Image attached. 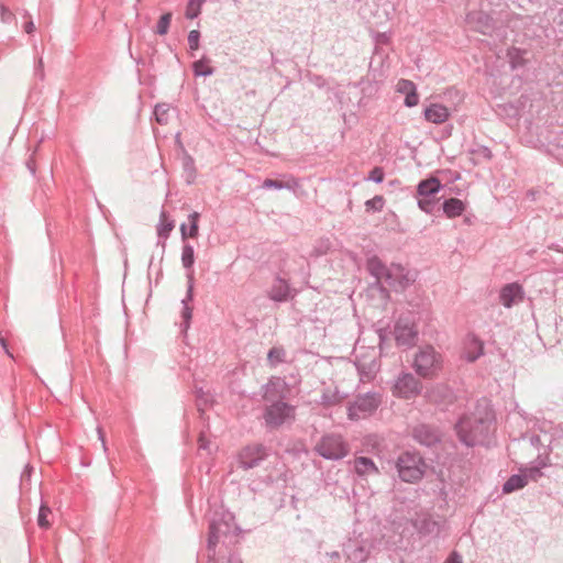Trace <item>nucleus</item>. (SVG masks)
Masks as SVG:
<instances>
[{"instance_id":"1","label":"nucleus","mask_w":563,"mask_h":563,"mask_svg":"<svg viewBox=\"0 0 563 563\" xmlns=\"http://www.w3.org/2000/svg\"><path fill=\"white\" fill-rule=\"evenodd\" d=\"M494 420L492 405L488 399L483 398L477 401L474 412L459 418L454 431L459 441L467 448L485 445Z\"/></svg>"},{"instance_id":"2","label":"nucleus","mask_w":563,"mask_h":563,"mask_svg":"<svg viewBox=\"0 0 563 563\" xmlns=\"http://www.w3.org/2000/svg\"><path fill=\"white\" fill-rule=\"evenodd\" d=\"M241 529L230 512H214L208 525L207 556L219 555V548L229 550L239 542Z\"/></svg>"},{"instance_id":"3","label":"nucleus","mask_w":563,"mask_h":563,"mask_svg":"<svg viewBox=\"0 0 563 563\" xmlns=\"http://www.w3.org/2000/svg\"><path fill=\"white\" fill-rule=\"evenodd\" d=\"M426 467V462L418 452H402L396 462L398 475L406 483L420 481L424 475Z\"/></svg>"},{"instance_id":"4","label":"nucleus","mask_w":563,"mask_h":563,"mask_svg":"<svg viewBox=\"0 0 563 563\" xmlns=\"http://www.w3.org/2000/svg\"><path fill=\"white\" fill-rule=\"evenodd\" d=\"M413 368L420 377L433 378L441 369V355L431 345L421 347L415 356Z\"/></svg>"},{"instance_id":"5","label":"nucleus","mask_w":563,"mask_h":563,"mask_svg":"<svg viewBox=\"0 0 563 563\" xmlns=\"http://www.w3.org/2000/svg\"><path fill=\"white\" fill-rule=\"evenodd\" d=\"M314 451L325 460L338 461L349 454L350 448L340 434H327L316 444Z\"/></svg>"},{"instance_id":"6","label":"nucleus","mask_w":563,"mask_h":563,"mask_svg":"<svg viewBox=\"0 0 563 563\" xmlns=\"http://www.w3.org/2000/svg\"><path fill=\"white\" fill-rule=\"evenodd\" d=\"M295 418V407L283 400H274L263 412L265 427L268 430L280 428L288 419Z\"/></svg>"},{"instance_id":"7","label":"nucleus","mask_w":563,"mask_h":563,"mask_svg":"<svg viewBox=\"0 0 563 563\" xmlns=\"http://www.w3.org/2000/svg\"><path fill=\"white\" fill-rule=\"evenodd\" d=\"M380 405V395L377 393L360 394L347 405V418L358 420L376 411Z\"/></svg>"},{"instance_id":"8","label":"nucleus","mask_w":563,"mask_h":563,"mask_svg":"<svg viewBox=\"0 0 563 563\" xmlns=\"http://www.w3.org/2000/svg\"><path fill=\"white\" fill-rule=\"evenodd\" d=\"M394 335L398 346L409 349L418 341V329L410 314H401L394 327Z\"/></svg>"},{"instance_id":"9","label":"nucleus","mask_w":563,"mask_h":563,"mask_svg":"<svg viewBox=\"0 0 563 563\" xmlns=\"http://www.w3.org/2000/svg\"><path fill=\"white\" fill-rule=\"evenodd\" d=\"M269 455V449L262 443L243 446L238 454L239 466L245 471L257 467Z\"/></svg>"},{"instance_id":"10","label":"nucleus","mask_w":563,"mask_h":563,"mask_svg":"<svg viewBox=\"0 0 563 563\" xmlns=\"http://www.w3.org/2000/svg\"><path fill=\"white\" fill-rule=\"evenodd\" d=\"M412 439L426 448H434L442 441L441 429L431 423L420 422L412 427L410 432Z\"/></svg>"},{"instance_id":"11","label":"nucleus","mask_w":563,"mask_h":563,"mask_svg":"<svg viewBox=\"0 0 563 563\" xmlns=\"http://www.w3.org/2000/svg\"><path fill=\"white\" fill-rule=\"evenodd\" d=\"M422 383L411 373H401L395 384L394 394L404 399H412L422 391Z\"/></svg>"},{"instance_id":"12","label":"nucleus","mask_w":563,"mask_h":563,"mask_svg":"<svg viewBox=\"0 0 563 563\" xmlns=\"http://www.w3.org/2000/svg\"><path fill=\"white\" fill-rule=\"evenodd\" d=\"M416 278L400 264H391L384 282L395 292H404L415 283Z\"/></svg>"},{"instance_id":"13","label":"nucleus","mask_w":563,"mask_h":563,"mask_svg":"<svg viewBox=\"0 0 563 563\" xmlns=\"http://www.w3.org/2000/svg\"><path fill=\"white\" fill-rule=\"evenodd\" d=\"M465 24L470 30L484 35L490 34L496 27L494 18L483 10L467 12L465 15Z\"/></svg>"},{"instance_id":"14","label":"nucleus","mask_w":563,"mask_h":563,"mask_svg":"<svg viewBox=\"0 0 563 563\" xmlns=\"http://www.w3.org/2000/svg\"><path fill=\"white\" fill-rule=\"evenodd\" d=\"M426 399L441 410L448 409L456 400L454 391L445 384H437L426 390Z\"/></svg>"},{"instance_id":"15","label":"nucleus","mask_w":563,"mask_h":563,"mask_svg":"<svg viewBox=\"0 0 563 563\" xmlns=\"http://www.w3.org/2000/svg\"><path fill=\"white\" fill-rule=\"evenodd\" d=\"M366 269L376 279L375 285L380 295L388 297L389 291L387 287L383 285V280L389 273L390 267L386 266V264L377 255H373L366 261Z\"/></svg>"},{"instance_id":"16","label":"nucleus","mask_w":563,"mask_h":563,"mask_svg":"<svg viewBox=\"0 0 563 563\" xmlns=\"http://www.w3.org/2000/svg\"><path fill=\"white\" fill-rule=\"evenodd\" d=\"M194 287H195V277L194 271L187 273V291L185 298L181 300L183 309H181V329L183 331H187L190 327V322L192 319V310L194 307L191 302L194 301Z\"/></svg>"},{"instance_id":"17","label":"nucleus","mask_w":563,"mask_h":563,"mask_svg":"<svg viewBox=\"0 0 563 563\" xmlns=\"http://www.w3.org/2000/svg\"><path fill=\"white\" fill-rule=\"evenodd\" d=\"M411 525L421 537H428L440 533L442 521L433 519L430 514H423L412 519Z\"/></svg>"},{"instance_id":"18","label":"nucleus","mask_w":563,"mask_h":563,"mask_svg":"<svg viewBox=\"0 0 563 563\" xmlns=\"http://www.w3.org/2000/svg\"><path fill=\"white\" fill-rule=\"evenodd\" d=\"M525 291L519 283L506 284L499 291V300L505 308H511L514 305L523 300Z\"/></svg>"},{"instance_id":"19","label":"nucleus","mask_w":563,"mask_h":563,"mask_svg":"<svg viewBox=\"0 0 563 563\" xmlns=\"http://www.w3.org/2000/svg\"><path fill=\"white\" fill-rule=\"evenodd\" d=\"M343 552L350 563H363L369 555V549L363 541L358 540H349L343 545Z\"/></svg>"},{"instance_id":"20","label":"nucleus","mask_w":563,"mask_h":563,"mask_svg":"<svg viewBox=\"0 0 563 563\" xmlns=\"http://www.w3.org/2000/svg\"><path fill=\"white\" fill-rule=\"evenodd\" d=\"M267 296L275 302H286L292 298L294 295L289 283L280 276H276L267 292Z\"/></svg>"},{"instance_id":"21","label":"nucleus","mask_w":563,"mask_h":563,"mask_svg":"<svg viewBox=\"0 0 563 563\" xmlns=\"http://www.w3.org/2000/svg\"><path fill=\"white\" fill-rule=\"evenodd\" d=\"M355 366L360 375L361 382H371L379 371V362L376 357L368 358L366 356L356 357Z\"/></svg>"},{"instance_id":"22","label":"nucleus","mask_w":563,"mask_h":563,"mask_svg":"<svg viewBox=\"0 0 563 563\" xmlns=\"http://www.w3.org/2000/svg\"><path fill=\"white\" fill-rule=\"evenodd\" d=\"M484 354L483 341L471 333L467 335L465 341L464 356L468 363H474Z\"/></svg>"},{"instance_id":"23","label":"nucleus","mask_w":563,"mask_h":563,"mask_svg":"<svg viewBox=\"0 0 563 563\" xmlns=\"http://www.w3.org/2000/svg\"><path fill=\"white\" fill-rule=\"evenodd\" d=\"M443 187L444 186L437 176L430 175L428 178L418 183L416 196L435 198V195L443 189Z\"/></svg>"},{"instance_id":"24","label":"nucleus","mask_w":563,"mask_h":563,"mask_svg":"<svg viewBox=\"0 0 563 563\" xmlns=\"http://www.w3.org/2000/svg\"><path fill=\"white\" fill-rule=\"evenodd\" d=\"M424 119L434 124L445 122L450 115L449 109L440 103H431L424 111Z\"/></svg>"},{"instance_id":"25","label":"nucleus","mask_w":563,"mask_h":563,"mask_svg":"<svg viewBox=\"0 0 563 563\" xmlns=\"http://www.w3.org/2000/svg\"><path fill=\"white\" fill-rule=\"evenodd\" d=\"M397 90L406 95L404 104L408 108H412L418 104L419 96L417 93L416 85L408 79H400L397 84Z\"/></svg>"},{"instance_id":"26","label":"nucleus","mask_w":563,"mask_h":563,"mask_svg":"<svg viewBox=\"0 0 563 563\" xmlns=\"http://www.w3.org/2000/svg\"><path fill=\"white\" fill-rule=\"evenodd\" d=\"M199 220H200V213L197 211H194L188 216V224L181 223L180 224V235L181 240L186 242L189 238L196 239L199 235Z\"/></svg>"},{"instance_id":"27","label":"nucleus","mask_w":563,"mask_h":563,"mask_svg":"<svg viewBox=\"0 0 563 563\" xmlns=\"http://www.w3.org/2000/svg\"><path fill=\"white\" fill-rule=\"evenodd\" d=\"M286 386V383L283 378L280 377H272L264 386H263V389H264V395H263V398L265 400H272L274 401V399L276 397H283L280 395V389H283L284 387Z\"/></svg>"},{"instance_id":"28","label":"nucleus","mask_w":563,"mask_h":563,"mask_svg":"<svg viewBox=\"0 0 563 563\" xmlns=\"http://www.w3.org/2000/svg\"><path fill=\"white\" fill-rule=\"evenodd\" d=\"M465 203L457 198L445 199L442 203V209L448 218H455L465 211Z\"/></svg>"},{"instance_id":"29","label":"nucleus","mask_w":563,"mask_h":563,"mask_svg":"<svg viewBox=\"0 0 563 563\" xmlns=\"http://www.w3.org/2000/svg\"><path fill=\"white\" fill-rule=\"evenodd\" d=\"M208 560L209 563H242V559L234 547H230L229 550L219 548V555L208 558Z\"/></svg>"},{"instance_id":"30","label":"nucleus","mask_w":563,"mask_h":563,"mask_svg":"<svg viewBox=\"0 0 563 563\" xmlns=\"http://www.w3.org/2000/svg\"><path fill=\"white\" fill-rule=\"evenodd\" d=\"M527 482V475L522 473L520 470V473L511 475L504 484H503V493L504 494H510L516 490L522 489Z\"/></svg>"},{"instance_id":"31","label":"nucleus","mask_w":563,"mask_h":563,"mask_svg":"<svg viewBox=\"0 0 563 563\" xmlns=\"http://www.w3.org/2000/svg\"><path fill=\"white\" fill-rule=\"evenodd\" d=\"M354 467L356 474L360 476L378 473V468L376 467L374 461L367 456L356 457Z\"/></svg>"},{"instance_id":"32","label":"nucleus","mask_w":563,"mask_h":563,"mask_svg":"<svg viewBox=\"0 0 563 563\" xmlns=\"http://www.w3.org/2000/svg\"><path fill=\"white\" fill-rule=\"evenodd\" d=\"M211 59L207 56H202L200 59L195 60L191 64L192 73L196 77H208L213 75L214 68L210 66Z\"/></svg>"},{"instance_id":"33","label":"nucleus","mask_w":563,"mask_h":563,"mask_svg":"<svg viewBox=\"0 0 563 563\" xmlns=\"http://www.w3.org/2000/svg\"><path fill=\"white\" fill-rule=\"evenodd\" d=\"M527 52L525 49L518 48V47H510L507 51V57L509 59L510 67L512 69L522 67L526 65L525 54Z\"/></svg>"},{"instance_id":"34","label":"nucleus","mask_w":563,"mask_h":563,"mask_svg":"<svg viewBox=\"0 0 563 563\" xmlns=\"http://www.w3.org/2000/svg\"><path fill=\"white\" fill-rule=\"evenodd\" d=\"M181 264L187 273L194 271L195 264V250L194 246L187 242H184L183 251H181Z\"/></svg>"},{"instance_id":"35","label":"nucleus","mask_w":563,"mask_h":563,"mask_svg":"<svg viewBox=\"0 0 563 563\" xmlns=\"http://www.w3.org/2000/svg\"><path fill=\"white\" fill-rule=\"evenodd\" d=\"M183 169L186 175V183L188 185L192 184L196 179L197 170L195 167V161L188 153H185L183 156Z\"/></svg>"},{"instance_id":"36","label":"nucleus","mask_w":563,"mask_h":563,"mask_svg":"<svg viewBox=\"0 0 563 563\" xmlns=\"http://www.w3.org/2000/svg\"><path fill=\"white\" fill-rule=\"evenodd\" d=\"M298 186V183L292 178L290 180L284 181L279 179L266 178L263 181L262 187L265 189H294Z\"/></svg>"},{"instance_id":"37","label":"nucleus","mask_w":563,"mask_h":563,"mask_svg":"<svg viewBox=\"0 0 563 563\" xmlns=\"http://www.w3.org/2000/svg\"><path fill=\"white\" fill-rule=\"evenodd\" d=\"M169 110L168 103H157L153 111L155 121L161 125H166L169 121Z\"/></svg>"},{"instance_id":"38","label":"nucleus","mask_w":563,"mask_h":563,"mask_svg":"<svg viewBox=\"0 0 563 563\" xmlns=\"http://www.w3.org/2000/svg\"><path fill=\"white\" fill-rule=\"evenodd\" d=\"M285 356L286 351L283 346H273L267 353V362L274 367L277 364L284 363Z\"/></svg>"},{"instance_id":"39","label":"nucleus","mask_w":563,"mask_h":563,"mask_svg":"<svg viewBox=\"0 0 563 563\" xmlns=\"http://www.w3.org/2000/svg\"><path fill=\"white\" fill-rule=\"evenodd\" d=\"M344 399V396H342L339 390H325L321 396V404L324 407H331L339 405Z\"/></svg>"},{"instance_id":"40","label":"nucleus","mask_w":563,"mask_h":563,"mask_svg":"<svg viewBox=\"0 0 563 563\" xmlns=\"http://www.w3.org/2000/svg\"><path fill=\"white\" fill-rule=\"evenodd\" d=\"M165 217L166 212L162 211L161 221L159 224L157 225V235L158 238L166 240L169 236L170 232L173 231L175 224L174 221L165 220Z\"/></svg>"},{"instance_id":"41","label":"nucleus","mask_w":563,"mask_h":563,"mask_svg":"<svg viewBox=\"0 0 563 563\" xmlns=\"http://www.w3.org/2000/svg\"><path fill=\"white\" fill-rule=\"evenodd\" d=\"M52 514L49 506L45 503H42L38 509L37 515V525L42 529H48L51 527V521L48 520V516Z\"/></svg>"},{"instance_id":"42","label":"nucleus","mask_w":563,"mask_h":563,"mask_svg":"<svg viewBox=\"0 0 563 563\" xmlns=\"http://www.w3.org/2000/svg\"><path fill=\"white\" fill-rule=\"evenodd\" d=\"M172 18H173L172 12L163 13L157 21V24L155 27V33L158 35L167 34L169 26H170Z\"/></svg>"},{"instance_id":"43","label":"nucleus","mask_w":563,"mask_h":563,"mask_svg":"<svg viewBox=\"0 0 563 563\" xmlns=\"http://www.w3.org/2000/svg\"><path fill=\"white\" fill-rule=\"evenodd\" d=\"M206 0H188L186 9V18L189 20L196 19L201 13V5Z\"/></svg>"},{"instance_id":"44","label":"nucleus","mask_w":563,"mask_h":563,"mask_svg":"<svg viewBox=\"0 0 563 563\" xmlns=\"http://www.w3.org/2000/svg\"><path fill=\"white\" fill-rule=\"evenodd\" d=\"M196 405L199 411H203L205 407L211 401L209 393H206L202 387L195 388Z\"/></svg>"},{"instance_id":"45","label":"nucleus","mask_w":563,"mask_h":563,"mask_svg":"<svg viewBox=\"0 0 563 563\" xmlns=\"http://www.w3.org/2000/svg\"><path fill=\"white\" fill-rule=\"evenodd\" d=\"M418 198V207L424 211L426 213H432L434 210V207L438 202L437 198H429L423 196H417Z\"/></svg>"},{"instance_id":"46","label":"nucleus","mask_w":563,"mask_h":563,"mask_svg":"<svg viewBox=\"0 0 563 563\" xmlns=\"http://www.w3.org/2000/svg\"><path fill=\"white\" fill-rule=\"evenodd\" d=\"M385 205V199L383 196L377 195L372 199L366 200L365 208L366 211L379 212L383 210Z\"/></svg>"},{"instance_id":"47","label":"nucleus","mask_w":563,"mask_h":563,"mask_svg":"<svg viewBox=\"0 0 563 563\" xmlns=\"http://www.w3.org/2000/svg\"><path fill=\"white\" fill-rule=\"evenodd\" d=\"M521 471L525 475H527V482L529 479L537 481L539 477L543 475L540 466H538L537 464L523 467L521 468Z\"/></svg>"},{"instance_id":"48","label":"nucleus","mask_w":563,"mask_h":563,"mask_svg":"<svg viewBox=\"0 0 563 563\" xmlns=\"http://www.w3.org/2000/svg\"><path fill=\"white\" fill-rule=\"evenodd\" d=\"M384 178H385L384 168L380 166H375L371 169L366 179L374 181L376 184H380L384 181Z\"/></svg>"},{"instance_id":"49","label":"nucleus","mask_w":563,"mask_h":563,"mask_svg":"<svg viewBox=\"0 0 563 563\" xmlns=\"http://www.w3.org/2000/svg\"><path fill=\"white\" fill-rule=\"evenodd\" d=\"M471 154L477 156V158H484L489 161L493 157L492 151L484 145H478L476 148L471 150Z\"/></svg>"},{"instance_id":"50","label":"nucleus","mask_w":563,"mask_h":563,"mask_svg":"<svg viewBox=\"0 0 563 563\" xmlns=\"http://www.w3.org/2000/svg\"><path fill=\"white\" fill-rule=\"evenodd\" d=\"M0 19L2 23L9 24L15 21L14 13L0 2Z\"/></svg>"},{"instance_id":"51","label":"nucleus","mask_w":563,"mask_h":563,"mask_svg":"<svg viewBox=\"0 0 563 563\" xmlns=\"http://www.w3.org/2000/svg\"><path fill=\"white\" fill-rule=\"evenodd\" d=\"M200 32L198 30H191L188 34V45L191 51H196L199 48L200 43Z\"/></svg>"},{"instance_id":"52","label":"nucleus","mask_w":563,"mask_h":563,"mask_svg":"<svg viewBox=\"0 0 563 563\" xmlns=\"http://www.w3.org/2000/svg\"><path fill=\"white\" fill-rule=\"evenodd\" d=\"M210 441L207 439V437L203 433L199 434L198 438V448L199 450L208 451L210 453Z\"/></svg>"},{"instance_id":"53","label":"nucleus","mask_w":563,"mask_h":563,"mask_svg":"<svg viewBox=\"0 0 563 563\" xmlns=\"http://www.w3.org/2000/svg\"><path fill=\"white\" fill-rule=\"evenodd\" d=\"M534 464H537L538 466H540V468L542 470L543 467L548 466L549 464V453L548 451L545 450L543 454H539L534 461Z\"/></svg>"},{"instance_id":"54","label":"nucleus","mask_w":563,"mask_h":563,"mask_svg":"<svg viewBox=\"0 0 563 563\" xmlns=\"http://www.w3.org/2000/svg\"><path fill=\"white\" fill-rule=\"evenodd\" d=\"M443 563H463V561L457 551H452Z\"/></svg>"},{"instance_id":"55","label":"nucleus","mask_w":563,"mask_h":563,"mask_svg":"<svg viewBox=\"0 0 563 563\" xmlns=\"http://www.w3.org/2000/svg\"><path fill=\"white\" fill-rule=\"evenodd\" d=\"M34 74L40 79H44V63L42 57L38 58L37 64L35 65Z\"/></svg>"},{"instance_id":"56","label":"nucleus","mask_w":563,"mask_h":563,"mask_svg":"<svg viewBox=\"0 0 563 563\" xmlns=\"http://www.w3.org/2000/svg\"><path fill=\"white\" fill-rule=\"evenodd\" d=\"M283 471L279 473L277 481H282L284 484L288 482L289 470L285 464L282 466Z\"/></svg>"},{"instance_id":"57","label":"nucleus","mask_w":563,"mask_h":563,"mask_svg":"<svg viewBox=\"0 0 563 563\" xmlns=\"http://www.w3.org/2000/svg\"><path fill=\"white\" fill-rule=\"evenodd\" d=\"M27 169L31 172L32 175H35V172H36V163H35V159L33 157V155H31L29 157V159L26 161L25 163Z\"/></svg>"},{"instance_id":"58","label":"nucleus","mask_w":563,"mask_h":563,"mask_svg":"<svg viewBox=\"0 0 563 563\" xmlns=\"http://www.w3.org/2000/svg\"><path fill=\"white\" fill-rule=\"evenodd\" d=\"M529 440L530 444L534 448H539L540 445H542L541 438L538 434H532Z\"/></svg>"},{"instance_id":"59","label":"nucleus","mask_w":563,"mask_h":563,"mask_svg":"<svg viewBox=\"0 0 563 563\" xmlns=\"http://www.w3.org/2000/svg\"><path fill=\"white\" fill-rule=\"evenodd\" d=\"M24 30L27 34H31L35 31V25H34V22L32 20L27 21L25 24H24Z\"/></svg>"},{"instance_id":"60","label":"nucleus","mask_w":563,"mask_h":563,"mask_svg":"<svg viewBox=\"0 0 563 563\" xmlns=\"http://www.w3.org/2000/svg\"><path fill=\"white\" fill-rule=\"evenodd\" d=\"M407 302L413 309H419L420 308V302L415 300V299H407Z\"/></svg>"},{"instance_id":"61","label":"nucleus","mask_w":563,"mask_h":563,"mask_svg":"<svg viewBox=\"0 0 563 563\" xmlns=\"http://www.w3.org/2000/svg\"><path fill=\"white\" fill-rule=\"evenodd\" d=\"M555 432L559 438L563 439V422L555 427Z\"/></svg>"},{"instance_id":"62","label":"nucleus","mask_w":563,"mask_h":563,"mask_svg":"<svg viewBox=\"0 0 563 563\" xmlns=\"http://www.w3.org/2000/svg\"><path fill=\"white\" fill-rule=\"evenodd\" d=\"M275 482H277V478L273 477L272 475H267L264 481L266 485H273Z\"/></svg>"},{"instance_id":"63","label":"nucleus","mask_w":563,"mask_h":563,"mask_svg":"<svg viewBox=\"0 0 563 563\" xmlns=\"http://www.w3.org/2000/svg\"><path fill=\"white\" fill-rule=\"evenodd\" d=\"M98 434H99V439L101 440V443H102L103 449H104V450H107L104 435H103V433H102V431H101V429H100V428H98Z\"/></svg>"},{"instance_id":"64","label":"nucleus","mask_w":563,"mask_h":563,"mask_svg":"<svg viewBox=\"0 0 563 563\" xmlns=\"http://www.w3.org/2000/svg\"><path fill=\"white\" fill-rule=\"evenodd\" d=\"M328 555L331 558V559H340V552L338 551H333L331 553H328Z\"/></svg>"}]
</instances>
